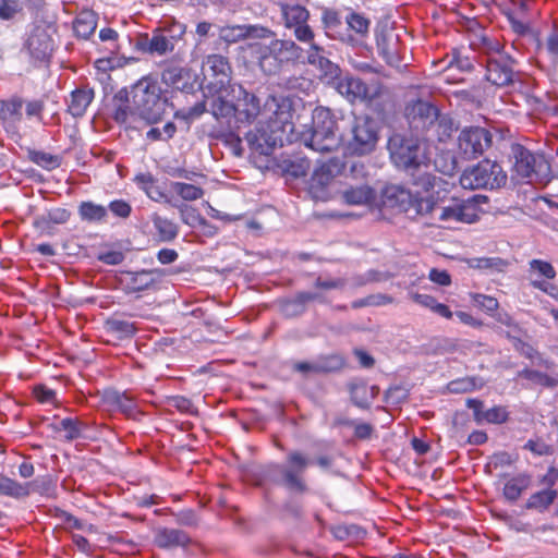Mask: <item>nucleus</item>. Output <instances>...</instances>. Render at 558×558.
Returning <instances> with one entry per match:
<instances>
[{
  "mask_svg": "<svg viewBox=\"0 0 558 558\" xmlns=\"http://www.w3.org/2000/svg\"><path fill=\"white\" fill-rule=\"evenodd\" d=\"M413 184L422 191L414 194L400 189L398 201L400 208L416 216L429 217L432 220L442 222L473 223L478 220V205L487 201L484 195H474L469 198L452 197L446 204L440 191L435 190L437 178L430 173H423L413 180Z\"/></svg>",
  "mask_w": 558,
  "mask_h": 558,
  "instance_id": "nucleus-1",
  "label": "nucleus"
},
{
  "mask_svg": "<svg viewBox=\"0 0 558 558\" xmlns=\"http://www.w3.org/2000/svg\"><path fill=\"white\" fill-rule=\"evenodd\" d=\"M388 148L393 163L411 174L429 166L428 145L416 137L393 134L388 140Z\"/></svg>",
  "mask_w": 558,
  "mask_h": 558,
  "instance_id": "nucleus-2",
  "label": "nucleus"
},
{
  "mask_svg": "<svg viewBox=\"0 0 558 558\" xmlns=\"http://www.w3.org/2000/svg\"><path fill=\"white\" fill-rule=\"evenodd\" d=\"M352 136L345 145V155H369L375 150L379 140V124L369 112H352Z\"/></svg>",
  "mask_w": 558,
  "mask_h": 558,
  "instance_id": "nucleus-3",
  "label": "nucleus"
},
{
  "mask_svg": "<svg viewBox=\"0 0 558 558\" xmlns=\"http://www.w3.org/2000/svg\"><path fill=\"white\" fill-rule=\"evenodd\" d=\"M511 155L515 177L539 184H547L551 180L550 165L543 154H534L523 145L512 143Z\"/></svg>",
  "mask_w": 558,
  "mask_h": 558,
  "instance_id": "nucleus-4",
  "label": "nucleus"
},
{
  "mask_svg": "<svg viewBox=\"0 0 558 558\" xmlns=\"http://www.w3.org/2000/svg\"><path fill=\"white\" fill-rule=\"evenodd\" d=\"M507 173L502 167L489 159H483L475 166L465 169L460 177V184L463 189L496 190L507 183Z\"/></svg>",
  "mask_w": 558,
  "mask_h": 558,
  "instance_id": "nucleus-5",
  "label": "nucleus"
},
{
  "mask_svg": "<svg viewBox=\"0 0 558 558\" xmlns=\"http://www.w3.org/2000/svg\"><path fill=\"white\" fill-rule=\"evenodd\" d=\"M246 141L251 149V159L260 171H276L279 168V161L274 155L277 137L274 136V130L256 128L254 132L246 134Z\"/></svg>",
  "mask_w": 558,
  "mask_h": 558,
  "instance_id": "nucleus-6",
  "label": "nucleus"
},
{
  "mask_svg": "<svg viewBox=\"0 0 558 558\" xmlns=\"http://www.w3.org/2000/svg\"><path fill=\"white\" fill-rule=\"evenodd\" d=\"M114 99L121 104L133 105H172L169 90L162 89L159 83L148 76L142 77L130 88L120 89Z\"/></svg>",
  "mask_w": 558,
  "mask_h": 558,
  "instance_id": "nucleus-7",
  "label": "nucleus"
},
{
  "mask_svg": "<svg viewBox=\"0 0 558 558\" xmlns=\"http://www.w3.org/2000/svg\"><path fill=\"white\" fill-rule=\"evenodd\" d=\"M185 29V25L180 22H165L162 26L151 32V37L145 35L141 49L157 56L170 53L174 50L177 43L182 39Z\"/></svg>",
  "mask_w": 558,
  "mask_h": 558,
  "instance_id": "nucleus-8",
  "label": "nucleus"
},
{
  "mask_svg": "<svg viewBox=\"0 0 558 558\" xmlns=\"http://www.w3.org/2000/svg\"><path fill=\"white\" fill-rule=\"evenodd\" d=\"M333 86L350 102L373 101L385 92L379 81L372 80L369 83H365L357 77L349 75L340 77Z\"/></svg>",
  "mask_w": 558,
  "mask_h": 558,
  "instance_id": "nucleus-9",
  "label": "nucleus"
},
{
  "mask_svg": "<svg viewBox=\"0 0 558 558\" xmlns=\"http://www.w3.org/2000/svg\"><path fill=\"white\" fill-rule=\"evenodd\" d=\"M342 167V162L331 158L314 169L307 185V192L313 199L325 202L330 198V186Z\"/></svg>",
  "mask_w": 558,
  "mask_h": 558,
  "instance_id": "nucleus-10",
  "label": "nucleus"
},
{
  "mask_svg": "<svg viewBox=\"0 0 558 558\" xmlns=\"http://www.w3.org/2000/svg\"><path fill=\"white\" fill-rule=\"evenodd\" d=\"M492 142L493 137L488 130L470 126L461 131L458 137V149L463 158L475 159L490 147Z\"/></svg>",
  "mask_w": 558,
  "mask_h": 558,
  "instance_id": "nucleus-11",
  "label": "nucleus"
},
{
  "mask_svg": "<svg viewBox=\"0 0 558 558\" xmlns=\"http://www.w3.org/2000/svg\"><path fill=\"white\" fill-rule=\"evenodd\" d=\"M307 465L308 460L303 453L292 451L288 454L281 482L290 493L302 495L307 492V485L304 478Z\"/></svg>",
  "mask_w": 558,
  "mask_h": 558,
  "instance_id": "nucleus-12",
  "label": "nucleus"
},
{
  "mask_svg": "<svg viewBox=\"0 0 558 558\" xmlns=\"http://www.w3.org/2000/svg\"><path fill=\"white\" fill-rule=\"evenodd\" d=\"M213 114L218 119H226V126L233 136L239 131L254 122L266 107H213Z\"/></svg>",
  "mask_w": 558,
  "mask_h": 558,
  "instance_id": "nucleus-13",
  "label": "nucleus"
},
{
  "mask_svg": "<svg viewBox=\"0 0 558 558\" xmlns=\"http://www.w3.org/2000/svg\"><path fill=\"white\" fill-rule=\"evenodd\" d=\"M161 80L167 86L166 89L169 90L170 101L178 99V94H193L196 89V78L186 68L168 66L162 71Z\"/></svg>",
  "mask_w": 558,
  "mask_h": 558,
  "instance_id": "nucleus-14",
  "label": "nucleus"
},
{
  "mask_svg": "<svg viewBox=\"0 0 558 558\" xmlns=\"http://www.w3.org/2000/svg\"><path fill=\"white\" fill-rule=\"evenodd\" d=\"M281 13L287 28H293L294 36L302 43H310L314 38V33L306 24L308 19L307 10L299 4L281 5Z\"/></svg>",
  "mask_w": 558,
  "mask_h": 558,
  "instance_id": "nucleus-15",
  "label": "nucleus"
},
{
  "mask_svg": "<svg viewBox=\"0 0 558 558\" xmlns=\"http://www.w3.org/2000/svg\"><path fill=\"white\" fill-rule=\"evenodd\" d=\"M417 116L414 118L422 129H434L439 140L451 136L454 131L450 117L441 114L439 107H417Z\"/></svg>",
  "mask_w": 558,
  "mask_h": 558,
  "instance_id": "nucleus-16",
  "label": "nucleus"
},
{
  "mask_svg": "<svg viewBox=\"0 0 558 558\" xmlns=\"http://www.w3.org/2000/svg\"><path fill=\"white\" fill-rule=\"evenodd\" d=\"M514 62L515 61L506 53L488 57L486 61V80L496 86H506L512 83Z\"/></svg>",
  "mask_w": 558,
  "mask_h": 558,
  "instance_id": "nucleus-17",
  "label": "nucleus"
},
{
  "mask_svg": "<svg viewBox=\"0 0 558 558\" xmlns=\"http://www.w3.org/2000/svg\"><path fill=\"white\" fill-rule=\"evenodd\" d=\"M289 142H301L304 146L319 153H330L340 145V136L337 132L304 131L300 136H289Z\"/></svg>",
  "mask_w": 558,
  "mask_h": 558,
  "instance_id": "nucleus-18",
  "label": "nucleus"
},
{
  "mask_svg": "<svg viewBox=\"0 0 558 558\" xmlns=\"http://www.w3.org/2000/svg\"><path fill=\"white\" fill-rule=\"evenodd\" d=\"M376 46L378 53L388 64H397L399 61V35L389 26L376 29Z\"/></svg>",
  "mask_w": 558,
  "mask_h": 558,
  "instance_id": "nucleus-19",
  "label": "nucleus"
},
{
  "mask_svg": "<svg viewBox=\"0 0 558 558\" xmlns=\"http://www.w3.org/2000/svg\"><path fill=\"white\" fill-rule=\"evenodd\" d=\"M101 401L110 410L119 411L128 417L137 418L141 415L136 400L126 392L114 389L105 390Z\"/></svg>",
  "mask_w": 558,
  "mask_h": 558,
  "instance_id": "nucleus-20",
  "label": "nucleus"
},
{
  "mask_svg": "<svg viewBox=\"0 0 558 558\" xmlns=\"http://www.w3.org/2000/svg\"><path fill=\"white\" fill-rule=\"evenodd\" d=\"M217 86V84H215ZM215 93L217 94V99L213 101L211 105H240L243 102L244 105H254L256 97L247 92L240 84H229L227 87L219 86L215 87Z\"/></svg>",
  "mask_w": 558,
  "mask_h": 558,
  "instance_id": "nucleus-21",
  "label": "nucleus"
},
{
  "mask_svg": "<svg viewBox=\"0 0 558 558\" xmlns=\"http://www.w3.org/2000/svg\"><path fill=\"white\" fill-rule=\"evenodd\" d=\"M26 48L36 60H45L53 49V41L44 27L36 26L26 40Z\"/></svg>",
  "mask_w": 558,
  "mask_h": 558,
  "instance_id": "nucleus-22",
  "label": "nucleus"
},
{
  "mask_svg": "<svg viewBox=\"0 0 558 558\" xmlns=\"http://www.w3.org/2000/svg\"><path fill=\"white\" fill-rule=\"evenodd\" d=\"M191 543L190 535L179 529L159 527L154 535V544L162 549L186 548Z\"/></svg>",
  "mask_w": 558,
  "mask_h": 558,
  "instance_id": "nucleus-23",
  "label": "nucleus"
},
{
  "mask_svg": "<svg viewBox=\"0 0 558 558\" xmlns=\"http://www.w3.org/2000/svg\"><path fill=\"white\" fill-rule=\"evenodd\" d=\"M203 74L211 75L216 77L217 84L219 86H223L226 82L229 81V76L231 74V65L229 63L228 58L221 54H208L202 63Z\"/></svg>",
  "mask_w": 558,
  "mask_h": 558,
  "instance_id": "nucleus-24",
  "label": "nucleus"
},
{
  "mask_svg": "<svg viewBox=\"0 0 558 558\" xmlns=\"http://www.w3.org/2000/svg\"><path fill=\"white\" fill-rule=\"evenodd\" d=\"M311 169V160L304 156H289L281 160V177L286 183L305 179Z\"/></svg>",
  "mask_w": 558,
  "mask_h": 558,
  "instance_id": "nucleus-25",
  "label": "nucleus"
},
{
  "mask_svg": "<svg viewBox=\"0 0 558 558\" xmlns=\"http://www.w3.org/2000/svg\"><path fill=\"white\" fill-rule=\"evenodd\" d=\"M267 29L254 25H232L220 29V38L229 44L240 41L245 38H263Z\"/></svg>",
  "mask_w": 558,
  "mask_h": 558,
  "instance_id": "nucleus-26",
  "label": "nucleus"
},
{
  "mask_svg": "<svg viewBox=\"0 0 558 558\" xmlns=\"http://www.w3.org/2000/svg\"><path fill=\"white\" fill-rule=\"evenodd\" d=\"M35 490L34 482L21 483L0 473V496L22 499L28 497Z\"/></svg>",
  "mask_w": 558,
  "mask_h": 558,
  "instance_id": "nucleus-27",
  "label": "nucleus"
},
{
  "mask_svg": "<svg viewBox=\"0 0 558 558\" xmlns=\"http://www.w3.org/2000/svg\"><path fill=\"white\" fill-rule=\"evenodd\" d=\"M155 280L149 271H128L120 278V283L126 293H138L149 289Z\"/></svg>",
  "mask_w": 558,
  "mask_h": 558,
  "instance_id": "nucleus-28",
  "label": "nucleus"
},
{
  "mask_svg": "<svg viewBox=\"0 0 558 558\" xmlns=\"http://www.w3.org/2000/svg\"><path fill=\"white\" fill-rule=\"evenodd\" d=\"M71 211L66 208L56 207L49 209L45 215L38 216L34 227L40 232L51 233L54 225H64L71 218Z\"/></svg>",
  "mask_w": 558,
  "mask_h": 558,
  "instance_id": "nucleus-29",
  "label": "nucleus"
},
{
  "mask_svg": "<svg viewBox=\"0 0 558 558\" xmlns=\"http://www.w3.org/2000/svg\"><path fill=\"white\" fill-rule=\"evenodd\" d=\"M153 227L155 230V238L158 242H172L179 234V226L172 219L161 216L158 213H154L150 216Z\"/></svg>",
  "mask_w": 558,
  "mask_h": 558,
  "instance_id": "nucleus-30",
  "label": "nucleus"
},
{
  "mask_svg": "<svg viewBox=\"0 0 558 558\" xmlns=\"http://www.w3.org/2000/svg\"><path fill=\"white\" fill-rule=\"evenodd\" d=\"M134 183L142 190L148 198L154 202L167 199L165 192L157 185V179L150 172H138L133 179Z\"/></svg>",
  "mask_w": 558,
  "mask_h": 558,
  "instance_id": "nucleus-31",
  "label": "nucleus"
},
{
  "mask_svg": "<svg viewBox=\"0 0 558 558\" xmlns=\"http://www.w3.org/2000/svg\"><path fill=\"white\" fill-rule=\"evenodd\" d=\"M77 214L81 220L87 223H105L108 218L107 207L93 201L81 202Z\"/></svg>",
  "mask_w": 558,
  "mask_h": 558,
  "instance_id": "nucleus-32",
  "label": "nucleus"
},
{
  "mask_svg": "<svg viewBox=\"0 0 558 558\" xmlns=\"http://www.w3.org/2000/svg\"><path fill=\"white\" fill-rule=\"evenodd\" d=\"M317 293L300 292L293 299L281 301V314L286 317L298 316L305 312L310 302L318 299Z\"/></svg>",
  "mask_w": 558,
  "mask_h": 558,
  "instance_id": "nucleus-33",
  "label": "nucleus"
},
{
  "mask_svg": "<svg viewBox=\"0 0 558 558\" xmlns=\"http://www.w3.org/2000/svg\"><path fill=\"white\" fill-rule=\"evenodd\" d=\"M105 328L119 340L132 338L137 331L135 323L123 319L118 314L105 322Z\"/></svg>",
  "mask_w": 558,
  "mask_h": 558,
  "instance_id": "nucleus-34",
  "label": "nucleus"
},
{
  "mask_svg": "<svg viewBox=\"0 0 558 558\" xmlns=\"http://www.w3.org/2000/svg\"><path fill=\"white\" fill-rule=\"evenodd\" d=\"M337 121L330 107H315L310 131L337 132Z\"/></svg>",
  "mask_w": 558,
  "mask_h": 558,
  "instance_id": "nucleus-35",
  "label": "nucleus"
},
{
  "mask_svg": "<svg viewBox=\"0 0 558 558\" xmlns=\"http://www.w3.org/2000/svg\"><path fill=\"white\" fill-rule=\"evenodd\" d=\"M343 201L349 205H366L375 201L376 192L367 184L350 186L342 193Z\"/></svg>",
  "mask_w": 558,
  "mask_h": 558,
  "instance_id": "nucleus-36",
  "label": "nucleus"
},
{
  "mask_svg": "<svg viewBox=\"0 0 558 558\" xmlns=\"http://www.w3.org/2000/svg\"><path fill=\"white\" fill-rule=\"evenodd\" d=\"M311 87V82L303 77L292 78L287 82L286 89L287 94L283 96V100L287 105H306V101L302 95H306V90Z\"/></svg>",
  "mask_w": 558,
  "mask_h": 558,
  "instance_id": "nucleus-37",
  "label": "nucleus"
},
{
  "mask_svg": "<svg viewBox=\"0 0 558 558\" xmlns=\"http://www.w3.org/2000/svg\"><path fill=\"white\" fill-rule=\"evenodd\" d=\"M531 485V476L525 473L518 474L508 480L504 486L502 494L511 502L517 501L521 494Z\"/></svg>",
  "mask_w": 558,
  "mask_h": 558,
  "instance_id": "nucleus-38",
  "label": "nucleus"
},
{
  "mask_svg": "<svg viewBox=\"0 0 558 558\" xmlns=\"http://www.w3.org/2000/svg\"><path fill=\"white\" fill-rule=\"evenodd\" d=\"M557 496L558 492L554 488L536 492L526 500V508L545 511L555 501Z\"/></svg>",
  "mask_w": 558,
  "mask_h": 558,
  "instance_id": "nucleus-39",
  "label": "nucleus"
},
{
  "mask_svg": "<svg viewBox=\"0 0 558 558\" xmlns=\"http://www.w3.org/2000/svg\"><path fill=\"white\" fill-rule=\"evenodd\" d=\"M52 427L56 432L63 430L65 440L72 441L82 436V430L86 428V425L78 418L64 417Z\"/></svg>",
  "mask_w": 558,
  "mask_h": 558,
  "instance_id": "nucleus-40",
  "label": "nucleus"
},
{
  "mask_svg": "<svg viewBox=\"0 0 558 558\" xmlns=\"http://www.w3.org/2000/svg\"><path fill=\"white\" fill-rule=\"evenodd\" d=\"M170 187L178 196L186 202L201 199L205 194V191L202 186L193 183L174 181L170 183Z\"/></svg>",
  "mask_w": 558,
  "mask_h": 558,
  "instance_id": "nucleus-41",
  "label": "nucleus"
},
{
  "mask_svg": "<svg viewBox=\"0 0 558 558\" xmlns=\"http://www.w3.org/2000/svg\"><path fill=\"white\" fill-rule=\"evenodd\" d=\"M96 25V19L93 13H82L76 17L73 27L77 37L87 39L94 34Z\"/></svg>",
  "mask_w": 558,
  "mask_h": 558,
  "instance_id": "nucleus-42",
  "label": "nucleus"
},
{
  "mask_svg": "<svg viewBox=\"0 0 558 558\" xmlns=\"http://www.w3.org/2000/svg\"><path fill=\"white\" fill-rule=\"evenodd\" d=\"M351 401L360 409L369 408L368 387L365 383H351L349 385Z\"/></svg>",
  "mask_w": 558,
  "mask_h": 558,
  "instance_id": "nucleus-43",
  "label": "nucleus"
},
{
  "mask_svg": "<svg viewBox=\"0 0 558 558\" xmlns=\"http://www.w3.org/2000/svg\"><path fill=\"white\" fill-rule=\"evenodd\" d=\"M259 66L268 75L279 72V58L275 50L269 47L260 49Z\"/></svg>",
  "mask_w": 558,
  "mask_h": 558,
  "instance_id": "nucleus-44",
  "label": "nucleus"
},
{
  "mask_svg": "<svg viewBox=\"0 0 558 558\" xmlns=\"http://www.w3.org/2000/svg\"><path fill=\"white\" fill-rule=\"evenodd\" d=\"M529 272L548 280H553L557 276L554 266L549 262L537 258L529 262Z\"/></svg>",
  "mask_w": 558,
  "mask_h": 558,
  "instance_id": "nucleus-45",
  "label": "nucleus"
},
{
  "mask_svg": "<svg viewBox=\"0 0 558 558\" xmlns=\"http://www.w3.org/2000/svg\"><path fill=\"white\" fill-rule=\"evenodd\" d=\"M29 159L37 166L47 170H53L61 163L58 156L41 150L29 151Z\"/></svg>",
  "mask_w": 558,
  "mask_h": 558,
  "instance_id": "nucleus-46",
  "label": "nucleus"
},
{
  "mask_svg": "<svg viewBox=\"0 0 558 558\" xmlns=\"http://www.w3.org/2000/svg\"><path fill=\"white\" fill-rule=\"evenodd\" d=\"M471 266L481 270L504 271L508 262L500 257H478L471 260Z\"/></svg>",
  "mask_w": 558,
  "mask_h": 558,
  "instance_id": "nucleus-47",
  "label": "nucleus"
},
{
  "mask_svg": "<svg viewBox=\"0 0 558 558\" xmlns=\"http://www.w3.org/2000/svg\"><path fill=\"white\" fill-rule=\"evenodd\" d=\"M134 109L136 112H132V116H138L146 124L158 123L165 114L163 107H134Z\"/></svg>",
  "mask_w": 558,
  "mask_h": 558,
  "instance_id": "nucleus-48",
  "label": "nucleus"
},
{
  "mask_svg": "<svg viewBox=\"0 0 558 558\" xmlns=\"http://www.w3.org/2000/svg\"><path fill=\"white\" fill-rule=\"evenodd\" d=\"M471 300L475 306L483 310L487 314H493L499 308L498 300L492 295L472 293Z\"/></svg>",
  "mask_w": 558,
  "mask_h": 558,
  "instance_id": "nucleus-49",
  "label": "nucleus"
},
{
  "mask_svg": "<svg viewBox=\"0 0 558 558\" xmlns=\"http://www.w3.org/2000/svg\"><path fill=\"white\" fill-rule=\"evenodd\" d=\"M477 387V378L470 376L451 380L448 384L449 391L453 393L470 392L475 390Z\"/></svg>",
  "mask_w": 558,
  "mask_h": 558,
  "instance_id": "nucleus-50",
  "label": "nucleus"
},
{
  "mask_svg": "<svg viewBox=\"0 0 558 558\" xmlns=\"http://www.w3.org/2000/svg\"><path fill=\"white\" fill-rule=\"evenodd\" d=\"M317 69L320 71V76L324 77L328 84L335 85L341 77L340 68L336 63L331 62L328 58L323 62L320 66H317Z\"/></svg>",
  "mask_w": 558,
  "mask_h": 558,
  "instance_id": "nucleus-51",
  "label": "nucleus"
},
{
  "mask_svg": "<svg viewBox=\"0 0 558 558\" xmlns=\"http://www.w3.org/2000/svg\"><path fill=\"white\" fill-rule=\"evenodd\" d=\"M108 211H110L114 217L120 219H128L132 214L131 204L122 198L111 201L107 206Z\"/></svg>",
  "mask_w": 558,
  "mask_h": 558,
  "instance_id": "nucleus-52",
  "label": "nucleus"
},
{
  "mask_svg": "<svg viewBox=\"0 0 558 558\" xmlns=\"http://www.w3.org/2000/svg\"><path fill=\"white\" fill-rule=\"evenodd\" d=\"M34 398L43 404H57V393L46 385H36L33 388Z\"/></svg>",
  "mask_w": 558,
  "mask_h": 558,
  "instance_id": "nucleus-53",
  "label": "nucleus"
},
{
  "mask_svg": "<svg viewBox=\"0 0 558 558\" xmlns=\"http://www.w3.org/2000/svg\"><path fill=\"white\" fill-rule=\"evenodd\" d=\"M167 404L184 414H193L194 413L193 402L184 396L168 397Z\"/></svg>",
  "mask_w": 558,
  "mask_h": 558,
  "instance_id": "nucleus-54",
  "label": "nucleus"
},
{
  "mask_svg": "<svg viewBox=\"0 0 558 558\" xmlns=\"http://www.w3.org/2000/svg\"><path fill=\"white\" fill-rule=\"evenodd\" d=\"M484 418H486L485 423L488 424H504L509 418V412L506 407L495 405L485 411Z\"/></svg>",
  "mask_w": 558,
  "mask_h": 558,
  "instance_id": "nucleus-55",
  "label": "nucleus"
},
{
  "mask_svg": "<svg viewBox=\"0 0 558 558\" xmlns=\"http://www.w3.org/2000/svg\"><path fill=\"white\" fill-rule=\"evenodd\" d=\"M524 449L531 451L533 454L543 457V456H551L554 453V448L551 445L546 444L542 439H529L524 447Z\"/></svg>",
  "mask_w": 558,
  "mask_h": 558,
  "instance_id": "nucleus-56",
  "label": "nucleus"
},
{
  "mask_svg": "<svg viewBox=\"0 0 558 558\" xmlns=\"http://www.w3.org/2000/svg\"><path fill=\"white\" fill-rule=\"evenodd\" d=\"M347 23L349 27L357 34L365 35L368 32L369 21L361 14L351 13L347 17Z\"/></svg>",
  "mask_w": 558,
  "mask_h": 558,
  "instance_id": "nucleus-57",
  "label": "nucleus"
},
{
  "mask_svg": "<svg viewBox=\"0 0 558 558\" xmlns=\"http://www.w3.org/2000/svg\"><path fill=\"white\" fill-rule=\"evenodd\" d=\"M391 302V298L386 295H367L365 298L355 300L351 303L352 308H361L371 305H381Z\"/></svg>",
  "mask_w": 558,
  "mask_h": 558,
  "instance_id": "nucleus-58",
  "label": "nucleus"
},
{
  "mask_svg": "<svg viewBox=\"0 0 558 558\" xmlns=\"http://www.w3.org/2000/svg\"><path fill=\"white\" fill-rule=\"evenodd\" d=\"M415 92L417 94L416 98L409 100L408 105H435L439 101L428 87H421Z\"/></svg>",
  "mask_w": 558,
  "mask_h": 558,
  "instance_id": "nucleus-59",
  "label": "nucleus"
},
{
  "mask_svg": "<svg viewBox=\"0 0 558 558\" xmlns=\"http://www.w3.org/2000/svg\"><path fill=\"white\" fill-rule=\"evenodd\" d=\"M20 11L19 0H0V19L11 20Z\"/></svg>",
  "mask_w": 558,
  "mask_h": 558,
  "instance_id": "nucleus-60",
  "label": "nucleus"
},
{
  "mask_svg": "<svg viewBox=\"0 0 558 558\" xmlns=\"http://www.w3.org/2000/svg\"><path fill=\"white\" fill-rule=\"evenodd\" d=\"M206 111V107H189L187 110H178L174 112L177 120H183L189 128V124L194 119L201 117Z\"/></svg>",
  "mask_w": 558,
  "mask_h": 558,
  "instance_id": "nucleus-61",
  "label": "nucleus"
},
{
  "mask_svg": "<svg viewBox=\"0 0 558 558\" xmlns=\"http://www.w3.org/2000/svg\"><path fill=\"white\" fill-rule=\"evenodd\" d=\"M473 68L472 62L468 57H461L459 53H453L452 58L448 61L447 70L451 71L458 69L462 72H469Z\"/></svg>",
  "mask_w": 558,
  "mask_h": 558,
  "instance_id": "nucleus-62",
  "label": "nucleus"
},
{
  "mask_svg": "<svg viewBox=\"0 0 558 558\" xmlns=\"http://www.w3.org/2000/svg\"><path fill=\"white\" fill-rule=\"evenodd\" d=\"M466 407L473 411V418L477 424L486 422L484 402L480 399L470 398L466 400Z\"/></svg>",
  "mask_w": 558,
  "mask_h": 558,
  "instance_id": "nucleus-63",
  "label": "nucleus"
},
{
  "mask_svg": "<svg viewBox=\"0 0 558 558\" xmlns=\"http://www.w3.org/2000/svg\"><path fill=\"white\" fill-rule=\"evenodd\" d=\"M327 58L324 56V49L316 44L310 41V50L307 51V61L314 66H320Z\"/></svg>",
  "mask_w": 558,
  "mask_h": 558,
  "instance_id": "nucleus-64",
  "label": "nucleus"
}]
</instances>
